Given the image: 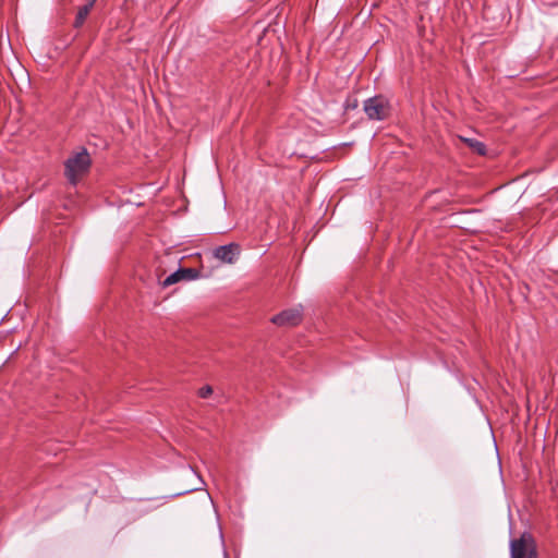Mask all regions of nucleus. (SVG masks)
<instances>
[{
  "label": "nucleus",
  "instance_id": "obj_4",
  "mask_svg": "<svg viewBox=\"0 0 558 558\" xmlns=\"http://www.w3.org/2000/svg\"><path fill=\"white\" fill-rule=\"evenodd\" d=\"M302 320L301 307L284 310L271 318V323L281 327H292Z\"/></svg>",
  "mask_w": 558,
  "mask_h": 558
},
{
  "label": "nucleus",
  "instance_id": "obj_6",
  "mask_svg": "<svg viewBox=\"0 0 558 558\" xmlns=\"http://www.w3.org/2000/svg\"><path fill=\"white\" fill-rule=\"evenodd\" d=\"M199 272L194 268H179L169 275L163 281L162 287L167 288L180 281H191L198 278Z\"/></svg>",
  "mask_w": 558,
  "mask_h": 558
},
{
  "label": "nucleus",
  "instance_id": "obj_7",
  "mask_svg": "<svg viewBox=\"0 0 558 558\" xmlns=\"http://www.w3.org/2000/svg\"><path fill=\"white\" fill-rule=\"evenodd\" d=\"M461 141H463L468 147H470L473 151L477 153L478 155H485L486 154V146L484 143L477 141L476 138H469V137H460Z\"/></svg>",
  "mask_w": 558,
  "mask_h": 558
},
{
  "label": "nucleus",
  "instance_id": "obj_3",
  "mask_svg": "<svg viewBox=\"0 0 558 558\" xmlns=\"http://www.w3.org/2000/svg\"><path fill=\"white\" fill-rule=\"evenodd\" d=\"M364 111L371 120H384L389 114V106L386 99L376 96L364 102Z\"/></svg>",
  "mask_w": 558,
  "mask_h": 558
},
{
  "label": "nucleus",
  "instance_id": "obj_2",
  "mask_svg": "<svg viewBox=\"0 0 558 558\" xmlns=\"http://www.w3.org/2000/svg\"><path fill=\"white\" fill-rule=\"evenodd\" d=\"M511 558H535V542L531 534L523 533L510 543Z\"/></svg>",
  "mask_w": 558,
  "mask_h": 558
},
{
  "label": "nucleus",
  "instance_id": "obj_5",
  "mask_svg": "<svg viewBox=\"0 0 558 558\" xmlns=\"http://www.w3.org/2000/svg\"><path fill=\"white\" fill-rule=\"evenodd\" d=\"M213 255L221 263L233 264L240 255V246L235 243L221 245L214 250Z\"/></svg>",
  "mask_w": 558,
  "mask_h": 558
},
{
  "label": "nucleus",
  "instance_id": "obj_9",
  "mask_svg": "<svg viewBox=\"0 0 558 558\" xmlns=\"http://www.w3.org/2000/svg\"><path fill=\"white\" fill-rule=\"evenodd\" d=\"M213 393V388L210 386H204L198 390V396L201 398H208Z\"/></svg>",
  "mask_w": 558,
  "mask_h": 558
},
{
  "label": "nucleus",
  "instance_id": "obj_1",
  "mask_svg": "<svg viewBox=\"0 0 558 558\" xmlns=\"http://www.w3.org/2000/svg\"><path fill=\"white\" fill-rule=\"evenodd\" d=\"M90 166V156L85 148H82L65 160L64 175L72 185H76L88 173Z\"/></svg>",
  "mask_w": 558,
  "mask_h": 558
},
{
  "label": "nucleus",
  "instance_id": "obj_8",
  "mask_svg": "<svg viewBox=\"0 0 558 558\" xmlns=\"http://www.w3.org/2000/svg\"><path fill=\"white\" fill-rule=\"evenodd\" d=\"M93 5H94V0H92L89 3L80 8V10L76 14V17H75V23H74L75 27H80L83 25L86 17L88 16Z\"/></svg>",
  "mask_w": 558,
  "mask_h": 558
}]
</instances>
